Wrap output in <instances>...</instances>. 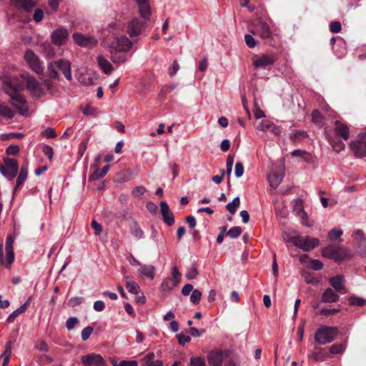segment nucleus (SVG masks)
<instances>
[{"instance_id":"nucleus-57","label":"nucleus","mask_w":366,"mask_h":366,"mask_svg":"<svg viewBox=\"0 0 366 366\" xmlns=\"http://www.w3.org/2000/svg\"><path fill=\"white\" fill-rule=\"evenodd\" d=\"M34 97H40L44 94V88L43 87V84L41 83H38V86H36L34 90L31 94Z\"/></svg>"},{"instance_id":"nucleus-45","label":"nucleus","mask_w":366,"mask_h":366,"mask_svg":"<svg viewBox=\"0 0 366 366\" xmlns=\"http://www.w3.org/2000/svg\"><path fill=\"white\" fill-rule=\"evenodd\" d=\"M181 277L182 274L179 272L178 268L176 266L173 267L172 270V277H170V279H172L173 282L177 285V284H179L181 281Z\"/></svg>"},{"instance_id":"nucleus-9","label":"nucleus","mask_w":366,"mask_h":366,"mask_svg":"<svg viewBox=\"0 0 366 366\" xmlns=\"http://www.w3.org/2000/svg\"><path fill=\"white\" fill-rule=\"evenodd\" d=\"M132 41L126 36H117L108 44L107 47L127 52L132 48Z\"/></svg>"},{"instance_id":"nucleus-21","label":"nucleus","mask_w":366,"mask_h":366,"mask_svg":"<svg viewBox=\"0 0 366 366\" xmlns=\"http://www.w3.org/2000/svg\"><path fill=\"white\" fill-rule=\"evenodd\" d=\"M108 49L110 59L114 64L119 65L127 61V56L124 54L126 51H122L112 48Z\"/></svg>"},{"instance_id":"nucleus-63","label":"nucleus","mask_w":366,"mask_h":366,"mask_svg":"<svg viewBox=\"0 0 366 366\" xmlns=\"http://www.w3.org/2000/svg\"><path fill=\"white\" fill-rule=\"evenodd\" d=\"M129 178L124 172H121L117 174L115 181L119 183L129 181Z\"/></svg>"},{"instance_id":"nucleus-36","label":"nucleus","mask_w":366,"mask_h":366,"mask_svg":"<svg viewBox=\"0 0 366 366\" xmlns=\"http://www.w3.org/2000/svg\"><path fill=\"white\" fill-rule=\"evenodd\" d=\"M292 155L293 157H298L302 159L306 162H312V155L303 150L297 149L292 152Z\"/></svg>"},{"instance_id":"nucleus-56","label":"nucleus","mask_w":366,"mask_h":366,"mask_svg":"<svg viewBox=\"0 0 366 366\" xmlns=\"http://www.w3.org/2000/svg\"><path fill=\"white\" fill-rule=\"evenodd\" d=\"M146 192V188L142 186H138L133 189L132 194L135 197H142Z\"/></svg>"},{"instance_id":"nucleus-14","label":"nucleus","mask_w":366,"mask_h":366,"mask_svg":"<svg viewBox=\"0 0 366 366\" xmlns=\"http://www.w3.org/2000/svg\"><path fill=\"white\" fill-rule=\"evenodd\" d=\"M255 127L257 129L264 132H269L275 136H280L282 133L281 128L279 126L267 119L262 120L255 126Z\"/></svg>"},{"instance_id":"nucleus-53","label":"nucleus","mask_w":366,"mask_h":366,"mask_svg":"<svg viewBox=\"0 0 366 366\" xmlns=\"http://www.w3.org/2000/svg\"><path fill=\"white\" fill-rule=\"evenodd\" d=\"M190 363L192 366H206L205 360L201 357H194L190 359Z\"/></svg>"},{"instance_id":"nucleus-58","label":"nucleus","mask_w":366,"mask_h":366,"mask_svg":"<svg viewBox=\"0 0 366 366\" xmlns=\"http://www.w3.org/2000/svg\"><path fill=\"white\" fill-rule=\"evenodd\" d=\"M234 174L237 177H241L244 174V166L242 162H237L234 167Z\"/></svg>"},{"instance_id":"nucleus-20","label":"nucleus","mask_w":366,"mask_h":366,"mask_svg":"<svg viewBox=\"0 0 366 366\" xmlns=\"http://www.w3.org/2000/svg\"><path fill=\"white\" fill-rule=\"evenodd\" d=\"M11 4L21 11H30L36 3L33 0H10Z\"/></svg>"},{"instance_id":"nucleus-23","label":"nucleus","mask_w":366,"mask_h":366,"mask_svg":"<svg viewBox=\"0 0 366 366\" xmlns=\"http://www.w3.org/2000/svg\"><path fill=\"white\" fill-rule=\"evenodd\" d=\"M335 133L343 139L347 140L350 137L349 127L342 122L336 120L335 122Z\"/></svg>"},{"instance_id":"nucleus-24","label":"nucleus","mask_w":366,"mask_h":366,"mask_svg":"<svg viewBox=\"0 0 366 366\" xmlns=\"http://www.w3.org/2000/svg\"><path fill=\"white\" fill-rule=\"evenodd\" d=\"M56 66L61 71L67 80H71V63L66 59L56 61Z\"/></svg>"},{"instance_id":"nucleus-18","label":"nucleus","mask_w":366,"mask_h":366,"mask_svg":"<svg viewBox=\"0 0 366 366\" xmlns=\"http://www.w3.org/2000/svg\"><path fill=\"white\" fill-rule=\"evenodd\" d=\"M329 283L337 291L343 295L347 292L345 286V278L342 275H337L330 278Z\"/></svg>"},{"instance_id":"nucleus-39","label":"nucleus","mask_w":366,"mask_h":366,"mask_svg":"<svg viewBox=\"0 0 366 366\" xmlns=\"http://www.w3.org/2000/svg\"><path fill=\"white\" fill-rule=\"evenodd\" d=\"M240 204V199L239 197H236L233 200L226 205L227 209L231 213L234 214L237 211V207Z\"/></svg>"},{"instance_id":"nucleus-40","label":"nucleus","mask_w":366,"mask_h":366,"mask_svg":"<svg viewBox=\"0 0 366 366\" xmlns=\"http://www.w3.org/2000/svg\"><path fill=\"white\" fill-rule=\"evenodd\" d=\"M177 285L173 282L172 279L167 278L165 279L161 285V289L164 292L171 291Z\"/></svg>"},{"instance_id":"nucleus-4","label":"nucleus","mask_w":366,"mask_h":366,"mask_svg":"<svg viewBox=\"0 0 366 366\" xmlns=\"http://www.w3.org/2000/svg\"><path fill=\"white\" fill-rule=\"evenodd\" d=\"M336 327L321 326L315 334V340L320 345H325L332 342L338 334Z\"/></svg>"},{"instance_id":"nucleus-12","label":"nucleus","mask_w":366,"mask_h":366,"mask_svg":"<svg viewBox=\"0 0 366 366\" xmlns=\"http://www.w3.org/2000/svg\"><path fill=\"white\" fill-rule=\"evenodd\" d=\"M72 38L74 42L81 47L91 48L97 45V39L92 36H85L81 33H74Z\"/></svg>"},{"instance_id":"nucleus-54","label":"nucleus","mask_w":366,"mask_h":366,"mask_svg":"<svg viewBox=\"0 0 366 366\" xmlns=\"http://www.w3.org/2000/svg\"><path fill=\"white\" fill-rule=\"evenodd\" d=\"M83 297H74L69 300L67 305L69 307H74L77 305H79L83 302Z\"/></svg>"},{"instance_id":"nucleus-42","label":"nucleus","mask_w":366,"mask_h":366,"mask_svg":"<svg viewBox=\"0 0 366 366\" xmlns=\"http://www.w3.org/2000/svg\"><path fill=\"white\" fill-rule=\"evenodd\" d=\"M39 81L33 76H29L26 79V87L32 94L33 90L38 86Z\"/></svg>"},{"instance_id":"nucleus-19","label":"nucleus","mask_w":366,"mask_h":366,"mask_svg":"<svg viewBox=\"0 0 366 366\" xmlns=\"http://www.w3.org/2000/svg\"><path fill=\"white\" fill-rule=\"evenodd\" d=\"M161 214L163 217V221L169 226L174 223V216L169 209L166 202H161L160 204Z\"/></svg>"},{"instance_id":"nucleus-41","label":"nucleus","mask_w":366,"mask_h":366,"mask_svg":"<svg viewBox=\"0 0 366 366\" xmlns=\"http://www.w3.org/2000/svg\"><path fill=\"white\" fill-rule=\"evenodd\" d=\"M346 348V345L341 344H334L330 347V352L333 355H337L342 353Z\"/></svg>"},{"instance_id":"nucleus-32","label":"nucleus","mask_w":366,"mask_h":366,"mask_svg":"<svg viewBox=\"0 0 366 366\" xmlns=\"http://www.w3.org/2000/svg\"><path fill=\"white\" fill-rule=\"evenodd\" d=\"M109 165L104 166L102 169H96L89 177V182H93L104 177L109 169Z\"/></svg>"},{"instance_id":"nucleus-62","label":"nucleus","mask_w":366,"mask_h":366,"mask_svg":"<svg viewBox=\"0 0 366 366\" xmlns=\"http://www.w3.org/2000/svg\"><path fill=\"white\" fill-rule=\"evenodd\" d=\"M77 322L78 320L76 317H69L66 322V327L67 330H71L74 329Z\"/></svg>"},{"instance_id":"nucleus-61","label":"nucleus","mask_w":366,"mask_h":366,"mask_svg":"<svg viewBox=\"0 0 366 366\" xmlns=\"http://www.w3.org/2000/svg\"><path fill=\"white\" fill-rule=\"evenodd\" d=\"M179 343L182 345H184L186 343H188L191 341V337L189 336H187L183 333H179L177 335Z\"/></svg>"},{"instance_id":"nucleus-34","label":"nucleus","mask_w":366,"mask_h":366,"mask_svg":"<svg viewBox=\"0 0 366 366\" xmlns=\"http://www.w3.org/2000/svg\"><path fill=\"white\" fill-rule=\"evenodd\" d=\"M28 303L25 302L21 305L17 310L12 312L9 317H7L6 321L9 323H12L14 322L15 319L21 313H24L27 309Z\"/></svg>"},{"instance_id":"nucleus-22","label":"nucleus","mask_w":366,"mask_h":366,"mask_svg":"<svg viewBox=\"0 0 366 366\" xmlns=\"http://www.w3.org/2000/svg\"><path fill=\"white\" fill-rule=\"evenodd\" d=\"M279 172H273L267 176V180L269 183V186L273 188H277L282 182L285 173L282 167L278 168Z\"/></svg>"},{"instance_id":"nucleus-16","label":"nucleus","mask_w":366,"mask_h":366,"mask_svg":"<svg viewBox=\"0 0 366 366\" xmlns=\"http://www.w3.org/2000/svg\"><path fill=\"white\" fill-rule=\"evenodd\" d=\"M81 362L84 366H105V361L100 355L94 353L83 355Z\"/></svg>"},{"instance_id":"nucleus-59","label":"nucleus","mask_w":366,"mask_h":366,"mask_svg":"<svg viewBox=\"0 0 366 366\" xmlns=\"http://www.w3.org/2000/svg\"><path fill=\"white\" fill-rule=\"evenodd\" d=\"M342 29L341 24L339 21H332L330 25V30L332 33H339Z\"/></svg>"},{"instance_id":"nucleus-15","label":"nucleus","mask_w":366,"mask_h":366,"mask_svg":"<svg viewBox=\"0 0 366 366\" xmlns=\"http://www.w3.org/2000/svg\"><path fill=\"white\" fill-rule=\"evenodd\" d=\"M69 31L66 29L59 27L51 34V42L56 46H61L66 43Z\"/></svg>"},{"instance_id":"nucleus-38","label":"nucleus","mask_w":366,"mask_h":366,"mask_svg":"<svg viewBox=\"0 0 366 366\" xmlns=\"http://www.w3.org/2000/svg\"><path fill=\"white\" fill-rule=\"evenodd\" d=\"M15 112L4 104H0V115L7 119H11L14 116Z\"/></svg>"},{"instance_id":"nucleus-37","label":"nucleus","mask_w":366,"mask_h":366,"mask_svg":"<svg viewBox=\"0 0 366 366\" xmlns=\"http://www.w3.org/2000/svg\"><path fill=\"white\" fill-rule=\"evenodd\" d=\"M348 301L350 305L352 306H364L366 305L365 299L355 295L350 296L348 297Z\"/></svg>"},{"instance_id":"nucleus-17","label":"nucleus","mask_w":366,"mask_h":366,"mask_svg":"<svg viewBox=\"0 0 366 366\" xmlns=\"http://www.w3.org/2000/svg\"><path fill=\"white\" fill-rule=\"evenodd\" d=\"M143 27L144 24L139 19H134L128 23L126 32L131 38L137 37L141 34Z\"/></svg>"},{"instance_id":"nucleus-51","label":"nucleus","mask_w":366,"mask_h":366,"mask_svg":"<svg viewBox=\"0 0 366 366\" xmlns=\"http://www.w3.org/2000/svg\"><path fill=\"white\" fill-rule=\"evenodd\" d=\"M93 331L94 329L91 326H87L86 327L83 329L81 333L82 340H87L89 338L90 335L92 334Z\"/></svg>"},{"instance_id":"nucleus-43","label":"nucleus","mask_w":366,"mask_h":366,"mask_svg":"<svg viewBox=\"0 0 366 366\" xmlns=\"http://www.w3.org/2000/svg\"><path fill=\"white\" fill-rule=\"evenodd\" d=\"M56 67H57L56 65V61L51 62L48 64L47 73L51 79H56L58 76V73L56 70Z\"/></svg>"},{"instance_id":"nucleus-48","label":"nucleus","mask_w":366,"mask_h":366,"mask_svg":"<svg viewBox=\"0 0 366 366\" xmlns=\"http://www.w3.org/2000/svg\"><path fill=\"white\" fill-rule=\"evenodd\" d=\"M308 267L314 270H320L323 268V264L319 259H310Z\"/></svg>"},{"instance_id":"nucleus-47","label":"nucleus","mask_w":366,"mask_h":366,"mask_svg":"<svg viewBox=\"0 0 366 366\" xmlns=\"http://www.w3.org/2000/svg\"><path fill=\"white\" fill-rule=\"evenodd\" d=\"M198 274V271L197 267L194 264H192L191 267H189L187 272L185 274V277L188 280L194 279Z\"/></svg>"},{"instance_id":"nucleus-13","label":"nucleus","mask_w":366,"mask_h":366,"mask_svg":"<svg viewBox=\"0 0 366 366\" xmlns=\"http://www.w3.org/2000/svg\"><path fill=\"white\" fill-rule=\"evenodd\" d=\"M276 61L273 54L255 55L252 57V64L256 68H264L271 66Z\"/></svg>"},{"instance_id":"nucleus-2","label":"nucleus","mask_w":366,"mask_h":366,"mask_svg":"<svg viewBox=\"0 0 366 366\" xmlns=\"http://www.w3.org/2000/svg\"><path fill=\"white\" fill-rule=\"evenodd\" d=\"M209 366H237L236 362L225 351L213 350L207 355Z\"/></svg>"},{"instance_id":"nucleus-52","label":"nucleus","mask_w":366,"mask_h":366,"mask_svg":"<svg viewBox=\"0 0 366 366\" xmlns=\"http://www.w3.org/2000/svg\"><path fill=\"white\" fill-rule=\"evenodd\" d=\"M340 311V308H335V309L322 308V309L320 310L319 313L322 315L328 317L330 315H333L335 313L339 312Z\"/></svg>"},{"instance_id":"nucleus-6","label":"nucleus","mask_w":366,"mask_h":366,"mask_svg":"<svg viewBox=\"0 0 366 366\" xmlns=\"http://www.w3.org/2000/svg\"><path fill=\"white\" fill-rule=\"evenodd\" d=\"M14 239L11 236H8L6 239L5 250L6 257L3 255V245L0 244V263L6 267H9L14 260V253L13 251V244Z\"/></svg>"},{"instance_id":"nucleus-7","label":"nucleus","mask_w":366,"mask_h":366,"mask_svg":"<svg viewBox=\"0 0 366 366\" xmlns=\"http://www.w3.org/2000/svg\"><path fill=\"white\" fill-rule=\"evenodd\" d=\"M19 169L18 162L12 158H6L4 164L0 167L1 173L8 179L11 180L16 176Z\"/></svg>"},{"instance_id":"nucleus-29","label":"nucleus","mask_w":366,"mask_h":366,"mask_svg":"<svg viewBox=\"0 0 366 366\" xmlns=\"http://www.w3.org/2000/svg\"><path fill=\"white\" fill-rule=\"evenodd\" d=\"M129 232L132 236L136 238L142 239L144 237V232L139 227L137 221L132 219L129 224Z\"/></svg>"},{"instance_id":"nucleus-31","label":"nucleus","mask_w":366,"mask_h":366,"mask_svg":"<svg viewBox=\"0 0 366 366\" xmlns=\"http://www.w3.org/2000/svg\"><path fill=\"white\" fill-rule=\"evenodd\" d=\"M354 234L355 235V238H358V242H357V247L360 249V252L363 254L366 253V239L364 236V233L362 231L357 229L355 232Z\"/></svg>"},{"instance_id":"nucleus-26","label":"nucleus","mask_w":366,"mask_h":366,"mask_svg":"<svg viewBox=\"0 0 366 366\" xmlns=\"http://www.w3.org/2000/svg\"><path fill=\"white\" fill-rule=\"evenodd\" d=\"M138 273L142 278L147 277L153 280L155 274V267L152 265L142 264L138 269Z\"/></svg>"},{"instance_id":"nucleus-46","label":"nucleus","mask_w":366,"mask_h":366,"mask_svg":"<svg viewBox=\"0 0 366 366\" xmlns=\"http://www.w3.org/2000/svg\"><path fill=\"white\" fill-rule=\"evenodd\" d=\"M342 233H343V232L342 229L334 228L328 232L327 236H328V238L331 241H334V240L337 239V238L340 237V236L342 234Z\"/></svg>"},{"instance_id":"nucleus-8","label":"nucleus","mask_w":366,"mask_h":366,"mask_svg":"<svg viewBox=\"0 0 366 366\" xmlns=\"http://www.w3.org/2000/svg\"><path fill=\"white\" fill-rule=\"evenodd\" d=\"M350 148L357 157L366 156V133L360 134L356 139L350 143Z\"/></svg>"},{"instance_id":"nucleus-5","label":"nucleus","mask_w":366,"mask_h":366,"mask_svg":"<svg viewBox=\"0 0 366 366\" xmlns=\"http://www.w3.org/2000/svg\"><path fill=\"white\" fill-rule=\"evenodd\" d=\"M289 242L305 252L312 250L320 244L319 239L310 236H293L289 239Z\"/></svg>"},{"instance_id":"nucleus-60","label":"nucleus","mask_w":366,"mask_h":366,"mask_svg":"<svg viewBox=\"0 0 366 366\" xmlns=\"http://www.w3.org/2000/svg\"><path fill=\"white\" fill-rule=\"evenodd\" d=\"M44 17V12L43 10L41 9H36L34 11V15H33V19L35 22H40Z\"/></svg>"},{"instance_id":"nucleus-50","label":"nucleus","mask_w":366,"mask_h":366,"mask_svg":"<svg viewBox=\"0 0 366 366\" xmlns=\"http://www.w3.org/2000/svg\"><path fill=\"white\" fill-rule=\"evenodd\" d=\"M244 41L247 46L249 48H254L258 44V41L251 34H248L244 35Z\"/></svg>"},{"instance_id":"nucleus-11","label":"nucleus","mask_w":366,"mask_h":366,"mask_svg":"<svg viewBox=\"0 0 366 366\" xmlns=\"http://www.w3.org/2000/svg\"><path fill=\"white\" fill-rule=\"evenodd\" d=\"M254 29L251 31V33L254 35L259 36L264 40H270L272 38V33L269 25L262 20L254 24Z\"/></svg>"},{"instance_id":"nucleus-35","label":"nucleus","mask_w":366,"mask_h":366,"mask_svg":"<svg viewBox=\"0 0 366 366\" xmlns=\"http://www.w3.org/2000/svg\"><path fill=\"white\" fill-rule=\"evenodd\" d=\"M138 6L141 16L145 20L149 19L151 15V9L148 4V2L139 4Z\"/></svg>"},{"instance_id":"nucleus-33","label":"nucleus","mask_w":366,"mask_h":366,"mask_svg":"<svg viewBox=\"0 0 366 366\" xmlns=\"http://www.w3.org/2000/svg\"><path fill=\"white\" fill-rule=\"evenodd\" d=\"M28 174V169L26 166H22L20 169V172L16 181V186L14 190H16L18 187L21 186L26 179Z\"/></svg>"},{"instance_id":"nucleus-1","label":"nucleus","mask_w":366,"mask_h":366,"mask_svg":"<svg viewBox=\"0 0 366 366\" xmlns=\"http://www.w3.org/2000/svg\"><path fill=\"white\" fill-rule=\"evenodd\" d=\"M3 89L4 92L10 97L12 105L18 109L19 112L26 116L28 113V109H23V106L26 103L24 95L20 92V86L14 84L11 80L6 79L4 81Z\"/></svg>"},{"instance_id":"nucleus-64","label":"nucleus","mask_w":366,"mask_h":366,"mask_svg":"<svg viewBox=\"0 0 366 366\" xmlns=\"http://www.w3.org/2000/svg\"><path fill=\"white\" fill-rule=\"evenodd\" d=\"M179 69V64L174 61L171 66L169 68V74L171 77L174 76Z\"/></svg>"},{"instance_id":"nucleus-49","label":"nucleus","mask_w":366,"mask_h":366,"mask_svg":"<svg viewBox=\"0 0 366 366\" xmlns=\"http://www.w3.org/2000/svg\"><path fill=\"white\" fill-rule=\"evenodd\" d=\"M202 297V292L199 290H194L190 296V300L193 304H199Z\"/></svg>"},{"instance_id":"nucleus-30","label":"nucleus","mask_w":366,"mask_h":366,"mask_svg":"<svg viewBox=\"0 0 366 366\" xmlns=\"http://www.w3.org/2000/svg\"><path fill=\"white\" fill-rule=\"evenodd\" d=\"M302 276L307 284L317 285L320 282V278L313 272L303 271L302 272Z\"/></svg>"},{"instance_id":"nucleus-28","label":"nucleus","mask_w":366,"mask_h":366,"mask_svg":"<svg viewBox=\"0 0 366 366\" xmlns=\"http://www.w3.org/2000/svg\"><path fill=\"white\" fill-rule=\"evenodd\" d=\"M340 298L339 295L331 288H327L322 295V302L332 303L337 302Z\"/></svg>"},{"instance_id":"nucleus-10","label":"nucleus","mask_w":366,"mask_h":366,"mask_svg":"<svg viewBox=\"0 0 366 366\" xmlns=\"http://www.w3.org/2000/svg\"><path fill=\"white\" fill-rule=\"evenodd\" d=\"M24 59L29 67L36 74H40L43 72L44 68L38 56L31 49L26 51Z\"/></svg>"},{"instance_id":"nucleus-27","label":"nucleus","mask_w":366,"mask_h":366,"mask_svg":"<svg viewBox=\"0 0 366 366\" xmlns=\"http://www.w3.org/2000/svg\"><path fill=\"white\" fill-rule=\"evenodd\" d=\"M126 288L129 292L132 294H138L140 291V287L133 280V277L129 275H124Z\"/></svg>"},{"instance_id":"nucleus-3","label":"nucleus","mask_w":366,"mask_h":366,"mask_svg":"<svg viewBox=\"0 0 366 366\" xmlns=\"http://www.w3.org/2000/svg\"><path fill=\"white\" fill-rule=\"evenodd\" d=\"M322 256L334 259L335 262H342L350 259L352 254L347 248L328 245L322 249Z\"/></svg>"},{"instance_id":"nucleus-25","label":"nucleus","mask_w":366,"mask_h":366,"mask_svg":"<svg viewBox=\"0 0 366 366\" xmlns=\"http://www.w3.org/2000/svg\"><path fill=\"white\" fill-rule=\"evenodd\" d=\"M98 66L102 71L106 74H110L114 71V67L109 60L102 55L97 57Z\"/></svg>"},{"instance_id":"nucleus-55","label":"nucleus","mask_w":366,"mask_h":366,"mask_svg":"<svg viewBox=\"0 0 366 366\" xmlns=\"http://www.w3.org/2000/svg\"><path fill=\"white\" fill-rule=\"evenodd\" d=\"M312 122L315 124H320L322 122V115L318 110H314L312 113Z\"/></svg>"},{"instance_id":"nucleus-44","label":"nucleus","mask_w":366,"mask_h":366,"mask_svg":"<svg viewBox=\"0 0 366 366\" xmlns=\"http://www.w3.org/2000/svg\"><path fill=\"white\" fill-rule=\"evenodd\" d=\"M242 232V231L241 227H233L227 231V235H228L232 239H235L241 234Z\"/></svg>"}]
</instances>
